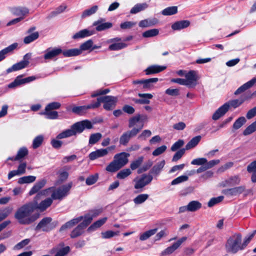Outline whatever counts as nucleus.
<instances>
[{
	"label": "nucleus",
	"instance_id": "59",
	"mask_svg": "<svg viewBox=\"0 0 256 256\" xmlns=\"http://www.w3.org/2000/svg\"><path fill=\"white\" fill-rule=\"evenodd\" d=\"M256 130V122H254L244 131V136L248 135Z\"/></svg>",
	"mask_w": 256,
	"mask_h": 256
},
{
	"label": "nucleus",
	"instance_id": "57",
	"mask_svg": "<svg viewBox=\"0 0 256 256\" xmlns=\"http://www.w3.org/2000/svg\"><path fill=\"white\" fill-rule=\"evenodd\" d=\"M12 208L8 207L2 210H0V218L2 220L6 218L12 212Z\"/></svg>",
	"mask_w": 256,
	"mask_h": 256
},
{
	"label": "nucleus",
	"instance_id": "54",
	"mask_svg": "<svg viewBox=\"0 0 256 256\" xmlns=\"http://www.w3.org/2000/svg\"><path fill=\"white\" fill-rule=\"evenodd\" d=\"M144 160L142 156L138 158L136 160L132 161L130 164V167L132 170H135L138 168L142 164Z\"/></svg>",
	"mask_w": 256,
	"mask_h": 256
},
{
	"label": "nucleus",
	"instance_id": "52",
	"mask_svg": "<svg viewBox=\"0 0 256 256\" xmlns=\"http://www.w3.org/2000/svg\"><path fill=\"white\" fill-rule=\"evenodd\" d=\"M224 115V104L218 108L214 114L212 118L216 120Z\"/></svg>",
	"mask_w": 256,
	"mask_h": 256
},
{
	"label": "nucleus",
	"instance_id": "37",
	"mask_svg": "<svg viewBox=\"0 0 256 256\" xmlns=\"http://www.w3.org/2000/svg\"><path fill=\"white\" fill-rule=\"evenodd\" d=\"M67 6L65 4H62L58 8L54 10L48 16V18H52L64 12Z\"/></svg>",
	"mask_w": 256,
	"mask_h": 256
},
{
	"label": "nucleus",
	"instance_id": "56",
	"mask_svg": "<svg viewBox=\"0 0 256 256\" xmlns=\"http://www.w3.org/2000/svg\"><path fill=\"white\" fill-rule=\"evenodd\" d=\"M22 84L21 81V76H17L14 80L8 84V87L10 88H14Z\"/></svg>",
	"mask_w": 256,
	"mask_h": 256
},
{
	"label": "nucleus",
	"instance_id": "4",
	"mask_svg": "<svg viewBox=\"0 0 256 256\" xmlns=\"http://www.w3.org/2000/svg\"><path fill=\"white\" fill-rule=\"evenodd\" d=\"M129 156L130 154L125 152L116 154L114 160L106 166V170L112 172L118 170L127 164Z\"/></svg>",
	"mask_w": 256,
	"mask_h": 256
},
{
	"label": "nucleus",
	"instance_id": "16",
	"mask_svg": "<svg viewBox=\"0 0 256 256\" xmlns=\"http://www.w3.org/2000/svg\"><path fill=\"white\" fill-rule=\"evenodd\" d=\"M166 68L164 66L152 65L148 66L146 70V74L150 75L158 73L161 72Z\"/></svg>",
	"mask_w": 256,
	"mask_h": 256
},
{
	"label": "nucleus",
	"instance_id": "10",
	"mask_svg": "<svg viewBox=\"0 0 256 256\" xmlns=\"http://www.w3.org/2000/svg\"><path fill=\"white\" fill-rule=\"evenodd\" d=\"M30 54H25L22 60L13 64L10 68H8L6 70V73L9 74L13 72L20 70L27 67L29 64V59L30 58Z\"/></svg>",
	"mask_w": 256,
	"mask_h": 256
},
{
	"label": "nucleus",
	"instance_id": "47",
	"mask_svg": "<svg viewBox=\"0 0 256 256\" xmlns=\"http://www.w3.org/2000/svg\"><path fill=\"white\" fill-rule=\"evenodd\" d=\"M85 228L80 224L75 228L71 232L70 236L72 238H76L82 234L83 230Z\"/></svg>",
	"mask_w": 256,
	"mask_h": 256
},
{
	"label": "nucleus",
	"instance_id": "18",
	"mask_svg": "<svg viewBox=\"0 0 256 256\" xmlns=\"http://www.w3.org/2000/svg\"><path fill=\"white\" fill-rule=\"evenodd\" d=\"M18 46L17 43H14L0 51V62L4 60L7 54L12 52Z\"/></svg>",
	"mask_w": 256,
	"mask_h": 256
},
{
	"label": "nucleus",
	"instance_id": "53",
	"mask_svg": "<svg viewBox=\"0 0 256 256\" xmlns=\"http://www.w3.org/2000/svg\"><path fill=\"white\" fill-rule=\"evenodd\" d=\"M224 198L223 196H219L216 198H212L208 202V206L211 208L222 202Z\"/></svg>",
	"mask_w": 256,
	"mask_h": 256
},
{
	"label": "nucleus",
	"instance_id": "11",
	"mask_svg": "<svg viewBox=\"0 0 256 256\" xmlns=\"http://www.w3.org/2000/svg\"><path fill=\"white\" fill-rule=\"evenodd\" d=\"M143 126L141 124L138 128H133L131 130L124 133L120 138V143L126 146L129 142L131 137L136 136L142 128Z\"/></svg>",
	"mask_w": 256,
	"mask_h": 256
},
{
	"label": "nucleus",
	"instance_id": "62",
	"mask_svg": "<svg viewBox=\"0 0 256 256\" xmlns=\"http://www.w3.org/2000/svg\"><path fill=\"white\" fill-rule=\"evenodd\" d=\"M44 140V138L42 136H38L33 140L32 147L34 148H38L42 144Z\"/></svg>",
	"mask_w": 256,
	"mask_h": 256
},
{
	"label": "nucleus",
	"instance_id": "33",
	"mask_svg": "<svg viewBox=\"0 0 256 256\" xmlns=\"http://www.w3.org/2000/svg\"><path fill=\"white\" fill-rule=\"evenodd\" d=\"M98 8V6H94L90 8L84 10L82 14V18H84L95 14Z\"/></svg>",
	"mask_w": 256,
	"mask_h": 256
},
{
	"label": "nucleus",
	"instance_id": "41",
	"mask_svg": "<svg viewBox=\"0 0 256 256\" xmlns=\"http://www.w3.org/2000/svg\"><path fill=\"white\" fill-rule=\"evenodd\" d=\"M106 220L107 218H104L98 220L88 228V230H95L96 229L100 227L102 225H103L106 222Z\"/></svg>",
	"mask_w": 256,
	"mask_h": 256
},
{
	"label": "nucleus",
	"instance_id": "26",
	"mask_svg": "<svg viewBox=\"0 0 256 256\" xmlns=\"http://www.w3.org/2000/svg\"><path fill=\"white\" fill-rule=\"evenodd\" d=\"M158 22L156 18H148L140 22L138 26L140 28H146L155 25Z\"/></svg>",
	"mask_w": 256,
	"mask_h": 256
},
{
	"label": "nucleus",
	"instance_id": "43",
	"mask_svg": "<svg viewBox=\"0 0 256 256\" xmlns=\"http://www.w3.org/2000/svg\"><path fill=\"white\" fill-rule=\"evenodd\" d=\"M29 10L28 8H26L24 7H20L16 8L14 10V14L20 16H23L24 18V16L28 14Z\"/></svg>",
	"mask_w": 256,
	"mask_h": 256
},
{
	"label": "nucleus",
	"instance_id": "27",
	"mask_svg": "<svg viewBox=\"0 0 256 256\" xmlns=\"http://www.w3.org/2000/svg\"><path fill=\"white\" fill-rule=\"evenodd\" d=\"M94 26H96V30L98 31H102L108 29L112 27V24L111 22H107L101 23L100 21H96L94 22Z\"/></svg>",
	"mask_w": 256,
	"mask_h": 256
},
{
	"label": "nucleus",
	"instance_id": "51",
	"mask_svg": "<svg viewBox=\"0 0 256 256\" xmlns=\"http://www.w3.org/2000/svg\"><path fill=\"white\" fill-rule=\"evenodd\" d=\"M159 33L158 29L154 28L148 30L142 33V36L144 38H150L157 36Z\"/></svg>",
	"mask_w": 256,
	"mask_h": 256
},
{
	"label": "nucleus",
	"instance_id": "39",
	"mask_svg": "<svg viewBox=\"0 0 256 256\" xmlns=\"http://www.w3.org/2000/svg\"><path fill=\"white\" fill-rule=\"evenodd\" d=\"M149 197V195L146 194H140L137 196L133 200L136 204H140L146 200Z\"/></svg>",
	"mask_w": 256,
	"mask_h": 256
},
{
	"label": "nucleus",
	"instance_id": "34",
	"mask_svg": "<svg viewBox=\"0 0 256 256\" xmlns=\"http://www.w3.org/2000/svg\"><path fill=\"white\" fill-rule=\"evenodd\" d=\"M188 211L195 212L199 210L202 207V204L196 200H193L188 203Z\"/></svg>",
	"mask_w": 256,
	"mask_h": 256
},
{
	"label": "nucleus",
	"instance_id": "46",
	"mask_svg": "<svg viewBox=\"0 0 256 256\" xmlns=\"http://www.w3.org/2000/svg\"><path fill=\"white\" fill-rule=\"evenodd\" d=\"M93 41L92 40H88L82 43L80 48V50H81V53L82 51L90 50L92 51V46Z\"/></svg>",
	"mask_w": 256,
	"mask_h": 256
},
{
	"label": "nucleus",
	"instance_id": "3",
	"mask_svg": "<svg viewBox=\"0 0 256 256\" xmlns=\"http://www.w3.org/2000/svg\"><path fill=\"white\" fill-rule=\"evenodd\" d=\"M52 189V188H49L41 191L36 196L32 202H30L34 210H36L40 212H42L52 205V200L50 198H46L42 200L40 202H38V200L42 196H46Z\"/></svg>",
	"mask_w": 256,
	"mask_h": 256
},
{
	"label": "nucleus",
	"instance_id": "28",
	"mask_svg": "<svg viewBox=\"0 0 256 256\" xmlns=\"http://www.w3.org/2000/svg\"><path fill=\"white\" fill-rule=\"evenodd\" d=\"M140 119V115H137L134 116H133L132 118H130L129 120V122H128V127L130 128H138L139 126L143 124L142 123L140 124H138V122Z\"/></svg>",
	"mask_w": 256,
	"mask_h": 256
},
{
	"label": "nucleus",
	"instance_id": "32",
	"mask_svg": "<svg viewBox=\"0 0 256 256\" xmlns=\"http://www.w3.org/2000/svg\"><path fill=\"white\" fill-rule=\"evenodd\" d=\"M36 180V177L33 176H28L21 177L18 178V182L20 184H30L34 182Z\"/></svg>",
	"mask_w": 256,
	"mask_h": 256
},
{
	"label": "nucleus",
	"instance_id": "63",
	"mask_svg": "<svg viewBox=\"0 0 256 256\" xmlns=\"http://www.w3.org/2000/svg\"><path fill=\"white\" fill-rule=\"evenodd\" d=\"M186 148H182L178 150L173 156L172 158V162H177L178 160L181 158L182 156L185 153Z\"/></svg>",
	"mask_w": 256,
	"mask_h": 256
},
{
	"label": "nucleus",
	"instance_id": "7",
	"mask_svg": "<svg viewBox=\"0 0 256 256\" xmlns=\"http://www.w3.org/2000/svg\"><path fill=\"white\" fill-rule=\"evenodd\" d=\"M72 186V183L63 185L62 186L54 190L51 195L52 200H62L63 198L68 195Z\"/></svg>",
	"mask_w": 256,
	"mask_h": 256
},
{
	"label": "nucleus",
	"instance_id": "55",
	"mask_svg": "<svg viewBox=\"0 0 256 256\" xmlns=\"http://www.w3.org/2000/svg\"><path fill=\"white\" fill-rule=\"evenodd\" d=\"M246 120L244 117H240L234 122L233 124V128L235 130H238L242 127V126L246 123Z\"/></svg>",
	"mask_w": 256,
	"mask_h": 256
},
{
	"label": "nucleus",
	"instance_id": "6",
	"mask_svg": "<svg viewBox=\"0 0 256 256\" xmlns=\"http://www.w3.org/2000/svg\"><path fill=\"white\" fill-rule=\"evenodd\" d=\"M117 99L116 97L108 96L100 97L97 98V101L93 102L94 108H98L102 102L104 103V108L106 110L112 109L116 105Z\"/></svg>",
	"mask_w": 256,
	"mask_h": 256
},
{
	"label": "nucleus",
	"instance_id": "24",
	"mask_svg": "<svg viewBox=\"0 0 256 256\" xmlns=\"http://www.w3.org/2000/svg\"><path fill=\"white\" fill-rule=\"evenodd\" d=\"M148 6V4L146 2L137 4L132 8L130 13L132 14H136L139 12L144 10L147 8Z\"/></svg>",
	"mask_w": 256,
	"mask_h": 256
},
{
	"label": "nucleus",
	"instance_id": "14",
	"mask_svg": "<svg viewBox=\"0 0 256 256\" xmlns=\"http://www.w3.org/2000/svg\"><path fill=\"white\" fill-rule=\"evenodd\" d=\"M62 50L60 48H49L46 50L44 58L45 60H52L60 54H62Z\"/></svg>",
	"mask_w": 256,
	"mask_h": 256
},
{
	"label": "nucleus",
	"instance_id": "60",
	"mask_svg": "<svg viewBox=\"0 0 256 256\" xmlns=\"http://www.w3.org/2000/svg\"><path fill=\"white\" fill-rule=\"evenodd\" d=\"M30 242V240L28 238L24 239L21 242L18 243L16 245L14 246V250H19L23 248H24L25 246L28 245Z\"/></svg>",
	"mask_w": 256,
	"mask_h": 256
},
{
	"label": "nucleus",
	"instance_id": "48",
	"mask_svg": "<svg viewBox=\"0 0 256 256\" xmlns=\"http://www.w3.org/2000/svg\"><path fill=\"white\" fill-rule=\"evenodd\" d=\"M132 174V172L129 168H125L120 170L116 175V178L118 179L123 180L127 178Z\"/></svg>",
	"mask_w": 256,
	"mask_h": 256
},
{
	"label": "nucleus",
	"instance_id": "36",
	"mask_svg": "<svg viewBox=\"0 0 256 256\" xmlns=\"http://www.w3.org/2000/svg\"><path fill=\"white\" fill-rule=\"evenodd\" d=\"M157 231V228L148 230L140 235V240L142 241L146 240L151 236L154 235Z\"/></svg>",
	"mask_w": 256,
	"mask_h": 256
},
{
	"label": "nucleus",
	"instance_id": "64",
	"mask_svg": "<svg viewBox=\"0 0 256 256\" xmlns=\"http://www.w3.org/2000/svg\"><path fill=\"white\" fill-rule=\"evenodd\" d=\"M70 250V248L68 246H65L58 250L54 256H65L67 254Z\"/></svg>",
	"mask_w": 256,
	"mask_h": 256
},
{
	"label": "nucleus",
	"instance_id": "12",
	"mask_svg": "<svg viewBox=\"0 0 256 256\" xmlns=\"http://www.w3.org/2000/svg\"><path fill=\"white\" fill-rule=\"evenodd\" d=\"M187 239L186 236L180 238L176 242L174 243L172 245L166 248L162 252V256H166L172 254L182 244V242H185Z\"/></svg>",
	"mask_w": 256,
	"mask_h": 256
},
{
	"label": "nucleus",
	"instance_id": "49",
	"mask_svg": "<svg viewBox=\"0 0 256 256\" xmlns=\"http://www.w3.org/2000/svg\"><path fill=\"white\" fill-rule=\"evenodd\" d=\"M102 138V134L100 133L97 132L92 134L89 138L88 143L90 144H94L98 142Z\"/></svg>",
	"mask_w": 256,
	"mask_h": 256
},
{
	"label": "nucleus",
	"instance_id": "1",
	"mask_svg": "<svg viewBox=\"0 0 256 256\" xmlns=\"http://www.w3.org/2000/svg\"><path fill=\"white\" fill-rule=\"evenodd\" d=\"M34 210L30 202L27 203L18 208L14 217L20 224H30L40 217V214L38 212L32 214Z\"/></svg>",
	"mask_w": 256,
	"mask_h": 256
},
{
	"label": "nucleus",
	"instance_id": "31",
	"mask_svg": "<svg viewBox=\"0 0 256 256\" xmlns=\"http://www.w3.org/2000/svg\"><path fill=\"white\" fill-rule=\"evenodd\" d=\"M40 114L44 115L47 119L55 120L58 118V112H57L47 110L46 108L44 112H40Z\"/></svg>",
	"mask_w": 256,
	"mask_h": 256
},
{
	"label": "nucleus",
	"instance_id": "25",
	"mask_svg": "<svg viewBox=\"0 0 256 256\" xmlns=\"http://www.w3.org/2000/svg\"><path fill=\"white\" fill-rule=\"evenodd\" d=\"M82 216H79L77 218H74L64 224L60 228V231L64 230L66 228H70L74 225L78 223L82 220Z\"/></svg>",
	"mask_w": 256,
	"mask_h": 256
},
{
	"label": "nucleus",
	"instance_id": "8",
	"mask_svg": "<svg viewBox=\"0 0 256 256\" xmlns=\"http://www.w3.org/2000/svg\"><path fill=\"white\" fill-rule=\"evenodd\" d=\"M152 180V176L150 174H142L140 177H137L134 180V188L136 190H140L142 192V188L150 183Z\"/></svg>",
	"mask_w": 256,
	"mask_h": 256
},
{
	"label": "nucleus",
	"instance_id": "21",
	"mask_svg": "<svg viewBox=\"0 0 256 256\" xmlns=\"http://www.w3.org/2000/svg\"><path fill=\"white\" fill-rule=\"evenodd\" d=\"M190 24V22L187 20L178 21L174 22L172 26V28L174 30H180L188 28Z\"/></svg>",
	"mask_w": 256,
	"mask_h": 256
},
{
	"label": "nucleus",
	"instance_id": "17",
	"mask_svg": "<svg viewBox=\"0 0 256 256\" xmlns=\"http://www.w3.org/2000/svg\"><path fill=\"white\" fill-rule=\"evenodd\" d=\"M46 182V180L42 179L36 182L29 191V195L32 196L38 192L45 186Z\"/></svg>",
	"mask_w": 256,
	"mask_h": 256
},
{
	"label": "nucleus",
	"instance_id": "40",
	"mask_svg": "<svg viewBox=\"0 0 256 256\" xmlns=\"http://www.w3.org/2000/svg\"><path fill=\"white\" fill-rule=\"evenodd\" d=\"M178 12V7L172 6L168 7L162 12V14L164 16H170L176 14Z\"/></svg>",
	"mask_w": 256,
	"mask_h": 256
},
{
	"label": "nucleus",
	"instance_id": "2",
	"mask_svg": "<svg viewBox=\"0 0 256 256\" xmlns=\"http://www.w3.org/2000/svg\"><path fill=\"white\" fill-rule=\"evenodd\" d=\"M91 128H92V123L88 120L77 122L72 124L70 129L66 130L59 134L56 138L58 139L66 138L82 132L85 128L90 129Z\"/></svg>",
	"mask_w": 256,
	"mask_h": 256
},
{
	"label": "nucleus",
	"instance_id": "22",
	"mask_svg": "<svg viewBox=\"0 0 256 256\" xmlns=\"http://www.w3.org/2000/svg\"><path fill=\"white\" fill-rule=\"evenodd\" d=\"M245 189L246 188L244 186H240L230 189H228L225 190V196H228L239 194L244 192Z\"/></svg>",
	"mask_w": 256,
	"mask_h": 256
},
{
	"label": "nucleus",
	"instance_id": "15",
	"mask_svg": "<svg viewBox=\"0 0 256 256\" xmlns=\"http://www.w3.org/2000/svg\"><path fill=\"white\" fill-rule=\"evenodd\" d=\"M108 154V150L104 148L98 149L96 151L90 152L88 155L89 158L94 160L98 158H102Z\"/></svg>",
	"mask_w": 256,
	"mask_h": 256
},
{
	"label": "nucleus",
	"instance_id": "61",
	"mask_svg": "<svg viewBox=\"0 0 256 256\" xmlns=\"http://www.w3.org/2000/svg\"><path fill=\"white\" fill-rule=\"evenodd\" d=\"M28 154V150L26 148H20L16 156L14 158L15 160H20L23 158Z\"/></svg>",
	"mask_w": 256,
	"mask_h": 256
},
{
	"label": "nucleus",
	"instance_id": "44",
	"mask_svg": "<svg viewBox=\"0 0 256 256\" xmlns=\"http://www.w3.org/2000/svg\"><path fill=\"white\" fill-rule=\"evenodd\" d=\"M164 165L165 161L164 160H162L153 166L152 168V172L156 174H159Z\"/></svg>",
	"mask_w": 256,
	"mask_h": 256
},
{
	"label": "nucleus",
	"instance_id": "58",
	"mask_svg": "<svg viewBox=\"0 0 256 256\" xmlns=\"http://www.w3.org/2000/svg\"><path fill=\"white\" fill-rule=\"evenodd\" d=\"M188 177L187 176H180L174 179L171 182L172 185H176L186 182L188 180Z\"/></svg>",
	"mask_w": 256,
	"mask_h": 256
},
{
	"label": "nucleus",
	"instance_id": "20",
	"mask_svg": "<svg viewBox=\"0 0 256 256\" xmlns=\"http://www.w3.org/2000/svg\"><path fill=\"white\" fill-rule=\"evenodd\" d=\"M256 82V76L252 78L251 80L245 83L240 86L234 92L236 94H239L248 88L252 87Z\"/></svg>",
	"mask_w": 256,
	"mask_h": 256
},
{
	"label": "nucleus",
	"instance_id": "5",
	"mask_svg": "<svg viewBox=\"0 0 256 256\" xmlns=\"http://www.w3.org/2000/svg\"><path fill=\"white\" fill-rule=\"evenodd\" d=\"M226 248L228 252L232 254H235L238 250H242L241 235L234 234L230 237L227 240Z\"/></svg>",
	"mask_w": 256,
	"mask_h": 256
},
{
	"label": "nucleus",
	"instance_id": "23",
	"mask_svg": "<svg viewBox=\"0 0 256 256\" xmlns=\"http://www.w3.org/2000/svg\"><path fill=\"white\" fill-rule=\"evenodd\" d=\"M94 31L84 29L75 34L73 36L74 39L82 38L92 35Z\"/></svg>",
	"mask_w": 256,
	"mask_h": 256
},
{
	"label": "nucleus",
	"instance_id": "45",
	"mask_svg": "<svg viewBox=\"0 0 256 256\" xmlns=\"http://www.w3.org/2000/svg\"><path fill=\"white\" fill-rule=\"evenodd\" d=\"M38 32H34L26 36L24 40V42L26 44H30L38 38Z\"/></svg>",
	"mask_w": 256,
	"mask_h": 256
},
{
	"label": "nucleus",
	"instance_id": "13",
	"mask_svg": "<svg viewBox=\"0 0 256 256\" xmlns=\"http://www.w3.org/2000/svg\"><path fill=\"white\" fill-rule=\"evenodd\" d=\"M52 218L46 217L44 218L37 225L36 230H42V231L48 232L51 230L50 222Z\"/></svg>",
	"mask_w": 256,
	"mask_h": 256
},
{
	"label": "nucleus",
	"instance_id": "30",
	"mask_svg": "<svg viewBox=\"0 0 256 256\" xmlns=\"http://www.w3.org/2000/svg\"><path fill=\"white\" fill-rule=\"evenodd\" d=\"M62 54L65 57L74 56L81 54V50H80V48H72L62 50Z\"/></svg>",
	"mask_w": 256,
	"mask_h": 256
},
{
	"label": "nucleus",
	"instance_id": "35",
	"mask_svg": "<svg viewBox=\"0 0 256 256\" xmlns=\"http://www.w3.org/2000/svg\"><path fill=\"white\" fill-rule=\"evenodd\" d=\"M93 106H94V104L92 102L90 104H89L88 106H75L72 108V112H74L76 114H81L84 111L88 109L94 108V107H91Z\"/></svg>",
	"mask_w": 256,
	"mask_h": 256
},
{
	"label": "nucleus",
	"instance_id": "50",
	"mask_svg": "<svg viewBox=\"0 0 256 256\" xmlns=\"http://www.w3.org/2000/svg\"><path fill=\"white\" fill-rule=\"evenodd\" d=\"M127 44L124 42H115L110 44L108 49L110 50H118L126 48Z\"/></svg>",
	"mask_w": 256,
	"mask_h": 256
},
{
	"label": "nucleus",
	"instance_id": "29",
	"mask_svg": "<svg viewBox=\"0 0 256 256\" xmlns=\"http://www.w3.org/2000/svg\"><path fill=\"white\" fill-rule=\"evenodd\" d=\"M158 80L156 78H150L144 80L143 88L148 90H150L154 88V83H156Z\"/></svg>",
	"mask_w": 256,
	"mask_h": 256
},
{
	"label": "nucleus",
	"instance_id": "19",
	"mask_svg": "<svg viewBox=\"0 0 256 256\" xmlns=\"http://www.w3.org/2000/svg\"><path fill=\"white\" fill-rule=\"evenodd\" d=\"M256 82V76L252 78L251 80L245 83L240 86L234 92L236 94H239L248 88L252 87Z\"/></svg>",
	"mask_w": 256,
	"mask_h": 256
},
{
	"label": "nucleus",
	"instance_id": "38",
	"mask_svg": "<svg viewBox=\"0 0 256 256\" xmlns=\"http://www.w3.org/2000/svg\"><path fill=\"white\" fill-rule=\"evenodd\" d=\"M201 139L200 136L193 138L186 146V149L188 150L195 147Z\"/></svg>",
	"mask_w": 256,
	"mask_h": 256
},
{
	"label": "nucleus",
	"instance_id": "42",
	"mask_svg": "<svg viewBox=\"0 0 256 256\" xmlns=\"http://www.w3.org/2000/svg\"><path fill=\"white\" fill-rule=\"evenodd\" d=\"M139 97L142 98L140 99V104H148L150 102V100L152 99L153 96L150 94H138Z\"/></svg>",
	"mask_w": 256,
	"mask_h": 256
},
{
	"label": "nucleus",
	"instance_id": "9",
	"mask_svg": "<svg viewBox=\"0 0 256 256\" xmlns=\"http://www.w3.org/2000/svg\"><path fill=\"white\" fill-rule=\"evenodd\" d=\"M184 77L186 86L188 88H194L198 84V80L200 78L198 72L193 70L186 73Z\"/></svg>",
	"mask_w": 256,
	"mask_h": 256
}]
</instances>
